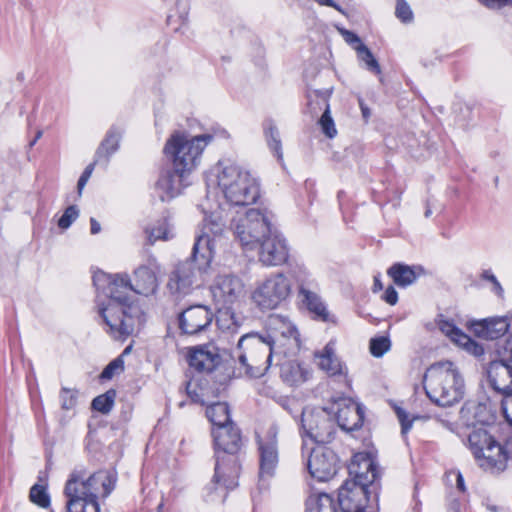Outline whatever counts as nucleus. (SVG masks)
Returning a JSON list of instances; mask_svg holds the SVG:
<instances>
[{"instance_id":"nucleus-1","label":"nucleus","mask_w":512,"mask_h":512,"mask_svg":"<svg viewBox=\"0 0 512 512\" xmlns=\"http://www.w3.org/2000/svg\"><path fill=\"white\" fill-rule=\"evenodd\" d=\"M93 284L98 292L108 298L107 303L98 305L105 331L117 340L132 335L139 307L130 276L127 273L107 274L99 271L93 275Z\"/></svg>"},{"instance_id":"nucleus-2","label":"nucleus","mask_w":512,"mask_h":512,"mask_svg":"<svg viewBox=\"0 0 512 512\" xmlns=\"http://www.w3.org/2000/svg\"><path fill=\"white\" fill-rule=\"evenodd\" d=\"M213 139L211 134L189 137L176 131L166 141L163 152L171 162L172 168L161 172L155 184L162 201L170 200L181 194L187 183V177L198 167L202 154Z\"/></svg>"},{"instance_id":"nucleus-3","label":"nucleus","mask_w":512,"mask_h":512,"mask_svg":"<svg viewBox=\"0 0 512 512\" xmlns=\"http://www.w3.org/2000/svg\"><path fill=\"white\" fill-rule=\"evenodd\" d=\"M214 442L215 472L212 482L206 487V501L223 503L230 490L238 486L241 465L238 452L243 445L240 429L234 422L212 428Z\"/></svg>"},{"instance_id":"nucleus-4","label":"nucleus","mask_w":512,"mask_h":512,"mask_svg":"<svg viewBox=\"0 0 512 512\" xmlns=\"http://www.w3.org/2000/svg\"><path fill=\"white\" fill-rule=\"evenodd\" d=\"M114 486L115 480L106 471L86 478L84 470H74L64 488L67 512H100L98 498H106Z\"/></svg>"},{"instance_id":"nucleus-5","label":"nucleus","mask_w":512,"mask_h":512,"mask_svg":"<svg viewBox=\"0 0 512 512\" xmlns=\"http://www.w3.org/2000/svg\"><path fill=\"white\" fill-rule=\"evenodd\" d=\"M353 479L346 480L338 491V504L342 512H363L369 501V487L378 479L375 463L370 458L353 461L349 467Z\"/></svg>"},{"instance_id":"nucleus-6","label":"nucleus","mask_w":512,"mask_h":512,"mask_svg":"<svg viewBox=\"0 0 512 512\" xmlns=\"http://www.w3.org/2000/svg\"><path fill=\"white\" fill-rule=\"evenodd\" d=\"M213 259L212 240L207 234L198 235L193 245L191 257L177 265L167 284L173 294H187L197 277L206 272Z\"/></svg>"},{"instance_id":"nucleus-7","label":"nucleus","mask_w":512,"mask_h":512,"mask_svg":"<svg viewBox=\"0 0 512 512\" xmlns=\"http://www.w3.org/2000/svg\"><path fill=\"white\" fill-rule=\"evenodd\" d=\"M218 186L226 201L234 206L254 204L260 197L257 180L248 170L236 164L223 167L218 174Z\"/></svg>"},{"instance_id":"nucleus-8","label":"nucleus","mask_w":512,"mask_h":512,"mask_svg":"<svg viewBox=\"0 0 512 512\" xmlns=\"http://www.w3.org/2000/svg\"><path fill=\"white\" fill-rule=\"evenodd\" d=\"M272 351L271 336L266 339L256 333L242 335L235 350V357L240 364L238 369H243L248 377H262L271 365Z\"/></svg>"},{"instance_id":"nucleus-9","label":"nucleus","mask_w":512,"mask_h":512,"mask_svg":"<svg viewBox=\"0 0 512 512\" xmlns=\"http://www.w3.org/2000/svg\"><path fill=\"white\" fill-rule=\"evenodd\" d=\"M466 436L470 450L482 468L492 472L505 470L506 455L503 452V445L487 428L479 426Z\"/></svg>"},{"instance_id":"nucleus-10","label":"nucleus","mask_w":512,"mask_h":512,"mask_svg":"<svg viewBox=\"0 0 512 512\" xmlns=\"http://www.w3.org/2000/svg\"><path fill=\"white\" fill-rule=\"evenodd\" d=\"M230 226L235 237L246 250L255 249L257 243L275 228L271 224L268 213H263L254 208L247 210L245 213L237 212Z\"/></svg>"},{"instance_id":"nucleus-11","label":"nucleus","mask_w":512,"mask_h":512,"mask_svg":"<svg viewBox=\"0 0 512 512\" xmlns=\"http://www.w3.org/2000/svg\"><path fill=\"white\" fill-rule=\"evenodd\" d=\"M278 427L271 425L263 434H256L259 458V488L267 489L279 465Z\"/></svg>"},{"instance_id":"nucleus-12","label":"nucleus","mask_w":512,"mask_h":512,"mask_svg":"<svg viewBox=\"0 0 512 512\" xmlns=\"http://www.w3.org/2000/svg\"><path fill=\"white\" fill-rule=\"evenodd\" d=\"M303 435L318 444L329 443L336 433L335 421L325 409L306 408L301 414Z\"/></svg>"},{"instance_id":"nucleus-13","label":"nucleus","mask_w":512,"mask_h":512,"mask_svg":"<svg viewBox=\"0 0 512 512\" xmlns=\"http://www.w3.org/2000/svg\"><path fill=\"white\" fill-rule=\"evenodd\" d=\"M290 292V280L283 273H276L258 285L252 299L261 309L272 310L285 301Z\"/></svg>"},{"instance_id":"nucleus-14","label":"nucleus","mask_w":512,"mask_h":512,"mask_svg":"<svg viewBox=\"0 0 512 512\" xmlns=\"http://www.w3.org/2000/svg\"><path fill=\"white\" fill-rule=\"evenodd\" d=\"M259 261L265 266H278L287 262L289 248L286 239L274 228L257 243Z\"/></svg>"},{"instance_id":"nucleus-15","label":"nucleus","mask_w":512,"mask_h":512,"mask_svg":"<svg viewBox=\"0 0 512 512\" xmlns=\"http://www.w3.org/2000/svg\"><path fill=\"white\" fill-rule=\"evenodd\" d=\"M216 305L232 306L245 295L243 281L235 275H219L211 286Z\"/></svg>"},{"instance_id":"nucleus-16","label":"nucleus","mask_w":512,"mask_h":512,"mask_svg":"<svg viewBox=\"0 0 512 512\" xmlns=\"http://www.w3.org/2000/svg\"><path fill=\"white\" fill-rule=\"evenodd\" d=\"M307 468L313 478L328 481L337 472V456L329 448H313L308 452Z\"/></svg>"},{"instance_id":"nucleus-17","label":"nucleus","mask_w":512,"mask_h":512,"mask_svg":"<svg viewBox=\"0 0 512 512\" xmlns=\"http://www.w3.org/2000/svg\"><path fill=\"white\" fill-rule=\"evenodd\" d=\"M213 318L214 313L207 306H190L179 315V328L184 334L196 335L205 331Z\"/></svg>"},{"instance_id":"nucleus-18","label":"nucleus","mask_w":512,"mask_h":512,"mask_svg":"<svg viewBox=\"0 0 512 512\" xmlns=\"http://www.w3.org/2000/svg\"><path fill=\"white\" fill-rule=\"evenodd\" d=\"M487 380L493 390L506 396L512 390V363L497 360L491 361L486 369Z\"/></svg>"},{"instance_id":"nucleus-19","label":"nucleus","mask_w":512,"mask_h":512,"mask_svg":"<svg viewBox=\"0 0 512 512\" xmlns=\"http://www.w3.org/2000/svg\"><path fill=\"white\" fill-rule=\"evenodd\" d=\"M219 348L214 344H206L194 347L188 355V363L198 372H212L220 363Z\"/></svg>"},{"instance_id":"nucleus-20","label":"nucleus","mask_w":512,"mask_h":512,"mask_svg":"<svg viewBox=\"0 0 512 512\" xmlns=\"http://www.w3.org/2000/svg\"><path fill=\"white\" fill-rule=\"evenodd\" d=\"M157 269L158 266L153 260L149 265H141L134 270L132 287L136 294L149 296L156 292L158 288Z\"/></svg>"},{"instance_id":"nucleus-21","label":"nucleus","mask_w":512,"mask_h":512,"mask_svg":"<svg viewBox=\"0 0 512 512\" xmlns=\"http://www.w3.org/2000/svg\"><path fill=\"white\" fill-rule=\"evenodd\" d=\"M511 325L507 317H495L477 321L472 327L478 337L486 340H495L508 332Z\"/></svg>"},{"instance_id":"nucleus-22","label":"nucleus","mask_w":512,"mask_h":512,"mask_svg":"<svg viewBox=\"0 0 512 512\" xmlns=\"http://www.w3.org/2000/svg\"><path fill=\"white\" fill-rule=\"evenodd\" d=\"M302 304L306 307L314 320L325 323H336L334 315L330 314L321 298L315 293L304 287L299 290Z\"/></svg>"},{"instance_id":"nucleus-23","label":"nucleus","mask_w":512,"mask_h":512,"mask_svg":"<svg viewBox=\"0 0 512 512\" xmlns=\"http://www.w3.org/2000/svg\"><path fill=\"white\" fill-rule=\"evenodd\" d=\"M443 363H436L430 366L424 377V389L427 397L440 407L448 406V394L444 386L441 385V379L434 376V372Z\"/></svg>"},{"instance_id":"nucleus-24","label":"nucleus","mask_w":512,"mask_h":512,"mask_svg":"<svg viewBox=\"0 0 512 512\" xmlns=\"http://www.w3.org/2000/svg\"><path fill=\"white\" fill-rule=\"evenodd\" d=\"M336 420L342 430L356 431L363 425L364 409L358 403H350L338 409Z\"/></svg>"},{"instance_id":"nucleus-25","label":"nucleus","mask_w":512,"mask_h":512,"mask_svg":"<svg viewBox=\"0 0 512 512\" xmlns=\"http://www.w3.org/2000/svg\"><path fill=\"white\" fill-rule=\"evenodd\" d=\"M424 272L421 266H409L404 263H394L387 270V275L393 280V283L400 287L406 288L417 280Z\"/></svg>"},{"instance_id":"nucleus-26","label":"nucleus","mask_w":512,"mask_h":512,"mask_svg":"<svg viewBox=\"0 0 512 512\" xmlns=\"http://www.w3.org/2000/svg\"><path fill=\"white\" fill-rule=\"evenodd\" d=\"M318 365L330 376L346 375L347 368L335 354V343L329 341L322 352L317 353Z\"/></svg>"},{"instance_id":"nucleus-27","label":"nucleus","mask_w":512,"mask_h":512,"mask_svg":"<svg viewBox=\"0 0 512 512\" xmlns=\"http://www.w3.org/2000/svg\"><path fill=\"white\" fill-rule=\"evenodd\" d=\"M120 138V128L112 126L96 150L95 162H101L107 165L111 155L119 148Z\"/></svg>"},{"instance_id":"nucleus-28","label":"nucleus","mask_w":512,"mask_h":512,"mask_svg":"<svg viewBox=\"0 0 512 512\" xmlns=\"http://www.w3.org/2000/svg\"><path fill=\"white\" fill-rule=\"evenodd\" d=\"M450 341H452L457 347L464 350L470 355L475 357L482 356L484 354V348L478 342L473 340L467 334L461 332L457 327L450 323Z\"/></svg>"},{"instance_id":"nucleus-29","label":"nucleus","mask_w":512,"mask_h":512,"mask_svg":"<svg viewBox=\"0 0 512 512\" xmlns=\"http://www.w3.org/2000/svg\"><path fill=\"white\" fill-rule=\"evenodd\" d=\"M331 93H332V90H329V89L324 90V91H321V90L315 91V95L317 97H319L325 105V110H324L322 116L320 117L318 123L321 127L323 134L330 139L334 138L337 135V129L335 127L334 120L331 116L330 106L328 103V98L330 97Z\"/></svg>"},{"instance_id":"nucleus-30","label":"nucleus","mask_w":512,"mask_h":512,"mask_svg":"<svg viewBox=\"0 0 512 512\" xmlns=\"http://www.w3.org/2000/svg\"><path fill=\"white\" fill-rule=\"evenodd\" d=\"M281 377L289 385L297 386L308 379L309 371L300 363L290 361L282 365Z\"/></svg>"},{"instance_id":"nucleus-31","label":"nucleus","mask_w":512,"mask_h":512,"mask_svg":"<svg viewBox=\"0 0 512 512\" xmlns=\"http://www.w3.org/2000/svg\"><path fill=\"white\" fill-rule=\"evenodd\" d=\"M206 416L212 424V428H219L232 423L230 408L226 402H215L206 408Z\"/></svg>"},{"instance_id":"nucleus-32","label":"nucleus","mask_w":512,"mask_h":512,"mask_svg":"<svg viewBox=\"0 0 512 512\" xmlns=\"http://www.w3.org/2000/svg\"><path fill=\"white\" fill-rule=\"evenodd\" d=\"M217 306L216 324L218 328L223 332L231 334L237 333L240 327V322L238 321L231 306Z\"/></svg>"},{"instance_id":"nucleus-33","label":"nucleus","mask_w":512,"mask_h":512,"mask_svg":"<svg viewBox=\"0 0 512 512\" xmlns=\"http://www.w3.org/2000/svg\"><path fill=\"white\" fill-rule=\"evenodd\" d=\"M264 135L270 150L277 157L278 161L283 160L282 143L279 130L272 119H266L263 122Z\"/></svg>"},{"instance_id":"nucleus-34","label":"nucleus","mask_w":512,"mask_h":512,"mask_svg":"<svg viewBox=\"0 0 512 512\" xmlns=\"http://www.w3.org/2000/svg\"><path fill=\"white\" fill-rule=\"evenodd\" d=\"M306 512H336L334 500L327 493L312 495L306 501Z\"/></svg>"},{"instance_id":"nucleus-35","label":"nucleus","mask_w":512,"mask_h":512,"mask_svg":"<svg viewBox=\"0 0 512 512\" xmlns=\"http://www.w3.org/2000/svg\"><path fill=\"white\" fill-rule=\"evenodd\" d=\"M149 244L153 245L157 240L170 239V227L166 218L158 220L152 227L145 229Z\"/></svg>"},{"instance_id":"nucleus-36","label":"nucleus","mask_w":512,"mask_h":512,"mask_svg":"<svg viewBox=\"0 0 512 512\" xmlns=\"http://www.w3.org/2000/svg\"><path fill=\"white\" fill-rule=\"evenodd\" d=\"M115 398L116 390L109 389L104 394L95 397L92 400L91 407L102 414H108L114 406Z\"/></svg>"},{"instance_id":"nucleus-37","label":"nucleus","mask_w":512,"mask_h":512,"mask_svg":"<svg viewBox=\"0 0 512 512\" xmlns=\"http://www.w3.org/2000/svg\"><path fill=\"white\" fill-rule=\"evenodd\" d=\"M450 377L452 378V389L454 392L453 399L450 400L451 406L453 402H459L463 399L465 395V381L460 372L452 368V363H450Z\"/></svg>"},{"instance_id":"nucleus-38","label":"nucleus","mask_w":512,"mask_h":512,"mask_svg":"<svg viewBox=\"0 0 512 512\" xmlns=\"http://www.w3.org/2000/svg\"><path fill=\"white\" fill-rule=\"evenodd\" d=\"M359 58L366 64V68L375 73L380 74L381 69L378 61L374 58L373 54L366 45L355 46Z\"/></svg>"},{"instance_id":"nucleus-39","label":"nucleus","mask_w":512,"mask_h":512,"mask_svg":"<svg viewBox=\"0 0 512 512\" xmlns=\"http://www.w3.org/2000/svg\"><path fill=\"white\" fill-rule=\"evenodd\" d=\"M29 498L31 502L41 508H48L50 505V496L42 485H33L30 489Z\"/></svg>"},{"instance_id":"nucleus-40","label":"nucleus","mask_w":512,"mask_h":512,"mask_svg":"<svg viewBox=\"0 0 512 512\" xmlns=\"http://www.w3.org/2000/svg\"><path fill=\"white\" fill-rule=\"evenodd\" d=\"M391 347V341L386 336H379L370 340V353L376 357H382Z\"/></svg>"},{"instance_id":"nucleus-41","label":"nucleus","mask_w":512,"mask_h":512,"mask_svg":"<svg viewBox=\"0 0 512 512\" xmlns=\"http://www.w3.org/2000/svg\"><path fill=\"white\" fill-rule=\"evenodd\" d=\"M124 370V360L121 356H118L112 360L101 372L100 379L102 381L112 379L116 374L121 373Z\"/></svg>"},{"instance_id":"nucleus-42","label":"nucleus","mask_w":512,"mask_h":512,"mask_svg":"<svg viewBox=\"0 0 512 512\" xmlns=\"http://www.w3.org/2000/svg\"><path fill=\"white\" fill-rule=\"evenodd\" d=\"M473 427V429L478 428L475 424V422L472 420V413L470 408L467 404H465L460 411V419L456 426V433L460 436H464L465 433H461L459 430L461 427L470 428Z\"/></svg>"},{"instance_id":"nucleus-43","label":"nucleus","mask_w":512,"mask_h":512,"mask_svg":"<svg viewBox=\"0 0 512 512\" xmlns=\"http://www.w3.org/2000/svg\"><path fill=\"white\" fill-rule=\"evenodd\" d=\"M79 209L76 205L68 206L63 215L58 220V226L61 229H67L71 226V224L78 218Z\"/></svg>"},{"instance_id":"nucleus-44","label":"nucleus","mask_w":512,"mask_h":512,"mask_svg":"<svg viewBox=\"0 0 512 512\" xmlns=\"http://www.w3.org/2000/svg\"><path fill=\"white\" fill-rule=\"evenodd\" d=\"M395 14L403 23H410L413 20V12L405 0H397Z\"/></svg>"},{"instance_id":"nucleus-45","label":"nucleus","mask_w":512,"mask_h":512,"mask_svg":"<svg viewBox=\"0 0 512 512\" xmlns=\"http://www.w3.org/2000/svg\"><path fill=\"white\" fill-rule=\"evenodd\" d=\"M394 411L401 425V434L405 436L412 428L415 417L409 418V414L401 407L395 406Z\"/></svg>"},{"instance_id":"nucleus-46","label":"nucleus","mask_w":512,"mask_h":512,"mask_svg":"<svg viewBox=\"0 0 512 512\" xmlns=\"http://www.w3.org/2000/svg\"><path fill=\"white\" fill-rule=\"evenodd\" d=\"M61 406L65 410L75 407L77 402V392L68 388H62L60 392Z\"/></svg>"},{"instance_id":"nucleus-47","label":"nucleus","mask_w":512,"mask_h":512,"mask_svg":"<svg viewBox=\"0 0 512 512\" xmlns=\"http://www.w3.org/2000/svg\"><path fill=\"white\" fill-rule=\"evenodd\" d=\"M425 326L431 331L438 328L444 335L448 336V318L443 313H439L433 322H428Z\"/></svg>"},{"instance_id":"nucleus-48","label":"nucleus","mask_w":512,"mask_h":512,"mask_svg":"<svg viewBox=\"0 0 512 512\" xmlns=\"http://www.w3.org/2000/svg\"><path fill=\"white\" fill-rule=\"evenodd\" d=\"M497 355L502 361H508L512 363V334L498 346Z\"/></svg>"},{"instance_id":"nucleus-49","label":"nucleus","mask_w":512,"mask_h":512,"mask_svg":"<svg viewBox=\"0 0 512 512\" xmlns=\"http://www.w3.org/2000/svg\"><path fill=\"white\" fill-rule=\"evenodd\" d=\"M481 279L484 280V281H488L489 283L492 284V291L502 297L503 294H504V289L503 287L501 286L500 282L497 280L496 276L493 274V272L491 270H484L482 273H481Z\"/></svg>"},{"instance_id":"nucleus-50","label":"nucleus","mask_w":512,"mask_h":512,"mask_svg":"<svg viewBox=\"0 0 512 512\" xmlns=\"http://www.w3.org/2000/svg\"><path fill=\"white\" fill-rule=\"evenodd\" d=\"M223 231L222 225L216 222H209L204 225V230L200 235L207 234L209 238L212 240V249L214 250V238L210 236L209 233H212L214 236L220 235Z\"/></svg>"},{"instance_id":"nucleus-51","label":"nucleus","mask_w":512,"mask_h":512,"mask_svg":"<svg viewBox=\"0 0 512 512\" xmlns=\"http://www.w3.org/2000/svg\"><path fill=\"white\" fill-rule=\"evenodd\" d=\"M97 162H93L91 164H89L85 170L83 171V173L81 174L79 180H78V183H77V189H78V195L81 196V193H82V190L83 188L85 187L87 181L89 180L91 174H92V171L94 169V165L96 164Z\"/></svg>"},{"instance_id":"nucleus-52","label":"nucleus","mask_w":512,"mask_h":512,"mask_svg":"<svg viewBox=\"0 0 512 512\" xmlns=\"http://www.w3.org/2000/svg\"><path fill=\"white\" fill-rule=\"evenodd\" d=\"M340 33L343 36L344 40L351 46L355 48V46L364 45L361 42V39L354 32L347 29H340Z\"/></svg>"},{"instance_id":"nucleus-53","label":"nucleus","mask_w":512,"mask_h":512,"mask_svg":"<svg viewBox=\"0 0 512 512\" xmlns=\"http://www.w3.org/2000/svg\"><path fill=\"white\" fill-rule=\"evenodd\" d=\"M382 299L386 303H388L389 305H392V306L398 302V293L392 285H390L386 288V290L382 296Z\"/></svg>"},{"instance_id":"nucleus-54","label":"nucleus","mask_w":512,"mask_h":512,"mask_svg":"<svg viewBox=\"0 0 512 512\" xmlns=\"http://www.w3.org/2000/svg\"><path fill=\"white\" fill-rule=\"evenodd\" d=\"M482 5L490 9H501L511 3L512 0H478Z\"/></svg>"},{"instance_id":"nucleus-55","label":"nucleus","mask_w":512,"mask_h":512,"mask_svg":"<svg viewBox=\"0 0 512 512\" xmlns=\"http://www.w3.org/2000/svg\"><path fill=\"white\" fill-rule=\"evenodd\" d=\"M321 6H328L336 9L337 11L343 13L341 7L334 0H314Z\"/></svg>"},{"instance_id":"nucleus-56","label":"nucleus","mask_w":512,"mask_h":512,"mask_svg":"<svg viewBox=\"0 0 512 512\" xmlns=\"http://www.w3.org/2000/svg\"><path fill=\"white\" fill-rule=\"evenodd\" d=\"M503 452L506 455V462L508 459H512V435L507 439L505 445L503 446Z\"/></svg>"},{"instance_id":"nucleus-57","label":"nucleus","mask_w":512,"mask_h":512,"mask_svg":"<svg viewBox=\"0 0 512 512\" xmlns=\"http://www.w3.org/2000/svg\"><path fill=\"white\" fill-rule=\"evenodd\" d=\"M455 474H456V488L460 492L464 493L466 491V487L464 484L463 476L459 471H456Z\"/></svg>"},{"instance_id":"nucleus-58","label":"nucleus","mask_w":512,"mask_h":512,"mask_svg":"<svg viewBox=\"0 0 512 512\" xmlns=\"http://www.w3.org/2000/svg\"><path fill=\"white\" fill-rule=\"evenodd\" d=\"M90 231L91 234L95 235L101 231V226L95 218H90Z\"/></svg>"},{"instance_id":"nucleus-59","label":"nucleus","mask_w":512,"mask_h":512,"mask_svg":"<svg viewBox=\"0 0 512 512\" xmlns=\"http://www.w3.org/2000/svg\"><path fill=\"white\" fill-rule=\"evenodd\" d=\"M382 289H383V283L380 279V274H377L374 276V283H373L372 291L374 293H377V292L381 291Z\"/></svg>"},{"instance_id":"nucleus-60","label":"nucleus","mask_w":512,"mask_h":512,"mask_svg":"<svg viewBox=\"0 0 512 512\" xmlns=\"http://www.w3.org/2000/svg\"><path fill=\"white\" fill-rule=\"evenodd\" d=\"M511 395H512V389H511ZM511 411H512V400H511ZM503 413L506 421L512 426V415L509 413V410L506 407H503Z\"/></svg>"},{"instance_id":"nucleus-61","label":"nucleus","mask_w":512,"mask_h":512,"mask_svg":"<svg viewBox=\"0 0 512 512\" xmlns=\"http://www.w3.org/2000/svg\"><path fill=\"white\" fill-rule=\"evenodd\" d=\"M459 112L462 114V119L465 120L470 115V108L469 106L460 107Z\"/></svg>"},{"instance_id":"nucleus-62","label":"nucleus","mask_w":512,"mask_h":512,"mask_svg":"<svg viewBox=\"0 0 512 512\" xmlns=\"http://www.w3.org/2000/svg\"><path fill=\"white\" fill-rule=\"evenodd\" d=\"M360 107L362 111V115L365 119H367L370 116V110L369 108L365 107L362 102H360Z\"/></svg>"},{"instance_id":"nucleus-63","label":"nucleus","mask_w":512,"mask_h":512,"mask_svg":"<svg viewBox=\"0 0 512 512\" xmlns=\"http://www.w3.org/2000/svg\"><path fill=\"white\" fill-rule=\"evenodd\" d=\"M189 386H190V382H187V383H186V390H187L188 395L191 397V399H192L193 401H197V400H196L197 394H196V393H193V394H192V393L189 391Z\"/></svg>"},{"instance_id":"nucleus-64","label":"nucleus","mask_w":512,"mask_h":512,"mask_svg":"<svg viewBox=\"0 0 512 512\" xmlns=\"http://www.w3.org/2000/svg\"><path fill=\"white\" fill-rule=\"evenodd\" d=\"M132 350V345H128L122 352V354L120 355L121 358L123 359V356H126L128 355Z\"/></svg>"}]
</instances>
